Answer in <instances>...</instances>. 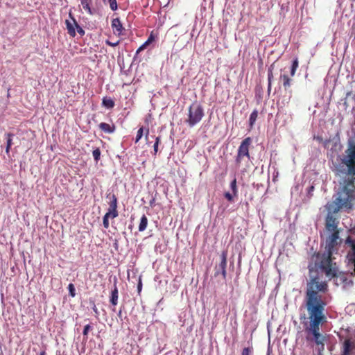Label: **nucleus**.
Masks as SVG:
<instances>
[{"label": "nucleus", "mask_w": 355, "mask_h": 355, "mask_svg": "<svg viewBox=\"0 0 355 355\" xmlns=\"http://www.w3.org/2000/svg\"><path fill=\"white\" fill-rule=\"evenodd\" d=\"M252 144V139L250 137L245 138L241 143L237 150L235 162L237 166H240L242 161L245 157L248 159H250V146Z\"/></svg>", "instance_id": "20e7f679"}, {"label": "nucleus", "mask_w": 355, "mask_h": 355, "mask_svg": "<svg viewBox=\"0 0 355 355\" xmlns=\"http://www.w3.org/2000/svg\"><path fill=\"white\" fill-rule=\"evenodd\" d=\"M148 225V218L146 215H143L141 218L140 223L139 225V231L143 232L146 229Z\"/></svg>", "instance_id": "6ab92c4d"}, {"label": "nucleus", "mask_w": 355, "mask_h": 355, "mask_svg": "<svg viewBox=\"0 0 355 355\" xmlns=\"http://www.w3.org/2000/svg\"><path fill=\"white\" fill-rule=\"evenodd\" d=\"M40 355H46V352L44 351L42 352Z\"/></svg>", "instance_id": "e433bc0d"}, {"label": "nucleus", "mask_w": 355, "mask_h": 355, "mask_svg": "<svg viewBox=\"0 0 355 355\" xmlns=\"http://www.w3.org/2000/svg\"><path fill=\"white\" fill-rule=\"evenodd\" d=\"M275 69V63H272L268 69V93L270 94L272 88V81L273 79V70Z\"/></svg>", "instance_id": "2eb2a0df"}, {"label": "nucleus", "mask_w": 355, "mask_h": 355, "mask_svg": "<svg viewBox=\"0 0 355 355\" xmlns=\"http://www.w3.org/2000/svg\"><path fill=\"white\" fill-rule=\"evenodd\" d=\"M252 347H244L241 352V355H252Z\"/></svg>", "instance_id": "cd10ccee"}, {"label": "nucleus", "mask_w": 355, "mask_h": 355, "mask_svg": "<svg viewBox=\"0 0 355 355\" xmlns=\"http://www.w3.org/2000/svg\"><path fill=\"white\" fill-rule=\"evenodd\" d=\"M76 31L80 36H83L85 34V31L80 26V25L76 26Z\"/></svg>", "instance_id": "2f4dec72"}, {"label": "nucleus", "mask_w": 355, "mask_h": 355, "mask_svg": "<svg viewBox=\"0 0 355 355\" xmlns=\"http://www.w3.org/2000/svg\"><path fill=\"white\" fill-rule=\"evenodd\" d=\"M233 196H234V195H232V194L230 193L229 192H226V193H225V198H226L228 201H230V202L233 201Z\"/></svg>", "instance_id": "72a5a7b5"}, {"label": "nucleus", "mask_w": 355, "mask_h": 355, "mask_svg": "<svg viewBox=\"0 0 355 355\" xmlns=\"http://www.w3.org/2000/svg\"><path fill=\"white\" fill-rule=\"evenodd\" d=\"M328 285L318 277L311 278L307 283L305 295V307L309 324L306 325V339L313 342L319 352L324 349L325 336L320 331V327L327 322L326 306L329 302Z\"/></svg>", "instance_id": "f257e3e1"}, {"label": "nucleus", "mask_w": 355, "mask_h": 355, "mask_svg": "<svg viewBox=\"0 0 355 355\" xmlns=\"http://www.w3.org/2000/svg\"><path fill=\"white\" fill-rule=\"evenodd\" d=\"M230 188L232 191L233 195L236 196L238 193L237 186H236V179L234 178L230 183Z\"/></svg>", "instance_id": "393cba45"}, {"label": "nucleus", "mask_w": 355, "mask_h": 355, "mask_svg": "<svg viewBox=\"0 0 355 355\" xmlns=\"http://www.w3.org/2000/svg\"><path fill=\"white\" fill-rule=\"evenodd\" d=\"M92 309H93V311H94V313L96 314V317H98V315H99V312H98V310L96 304H94V302H93Z\"/></svg>", "instance_id": "f704fd0d"}, {"label": "nucleus", "mask_w": 355, "mask_h": 355, "mask_svg": "<svg viewBox=\"0 0 355 355\" xmlns=\"http://www.w3.org/2000/svg\"><path fill=\"white\" fill-rule=\"evenodd\" d=\"M92 0H80V4L84 10L89 15L96 14V9L92 8Z\"/></svg>", "instance_id": "ddd939ff"}, {"label": "nucleus", "mask_w": 355, "mask_h": 355, "mask_svg": "<svg viewBox=\"0 0 355 355\" xmlns=\"http://www.w3.org/2000/svg\"><path fill=\"white\" fill-rule=\"evenodd\" d=\"M331 257L332 254H329L328 252L322 254L319 263V267L324 271L327 276L335 277L336 275V272L335 269L332 267Z\"/></svg>", "instance_id": "423d86ee"}, {"label": "nucleus", "mask_w": 355, "mask_h": 355, "mask_svg": "<svg viewBox=\"0 0 355 355\" xmlns=\"http://www.w3.org/2000/svg\"><path fill=\"white\" fill-rule=\"evenodd\" d=\"M105 43H106V44H107V45H109V46H113V47H114V46H116L117 45H119V40H118V41H116V42H110V40H106V41H105Z\"/></svg>", "instance_id": "473e14b6"}, {"label": "nucleus", "mask_w": 355, "mask_h": 355, "mask_svg": "<svg viewBox=\"0 0 355 355\" xmlns=\"http://www.w3.org/2000/svg\"><path fill=\"white\" fill-rule=\"evenodd\" d=\"M110 302L114 306H116L118 303V288L116 284L111 293Z\"/></svg>", "instance_id": "f3484780"}, {"label": "nucleus", "mask_w": 355, "mask_h": 355, "mask_svg": "<svg viewBox=\"0 0 355 355\" xmlns=\"http://www.w3.org/2000/svg\"><path fill=\"white\" fill-rule=\"evenodd\" d=\"M98 128L107 134L113 133L116 129L115 125L113 123L109 124L107 123L102 122L99 123Z\"/></svg>", "instance_id": "4468645a"}, {"label": "nucleus", "mask_w": 355, "mask_h": 355, "mask_svg": "<svg viewBox=\"0 0 355 355\" xmlns=\"http://www.w3.org/2000/svg\"><path fill=\"white\" fill-rule=\"evenodd\" d=\"M342 355H355V340L347 339L345 340Z\"/></svg>", "instance_id": "9d476101"}, {"label": "nucleus", "mask_w": 355, "mask_h": 355, "mask_svg": "<svg viewBox=\"0 0 355 355\" xmlns=\"http://www.w3.org/2000/svg\"><path fill=\"white\" fill-rule=\"evenodd\" d=\"M340 242L339 232H334L331 233L327 239L325 241V249L326 252H328L329 254H333V253L337 250V245Z\"/></svg>", "instance_id": "0eeeda50"}, {"label": "nucleus", "mask_w": 355, "mask_h": 355, "mask_svg": "<svg viewBox=\"0 0 355 355\" xmlns=\"http://www.w3.org/2000/svg\"><path fill=\"white\" fill-rule=\"evenodd\" d=\"M143 135H144V128L141 127L137 130V136H136V138H135V142L136 143H137L141 139V137H143Z\"/></svg>", "instance_id": "bb28decb"}, {"label": "nucleus", "mask_w": 355, "mask_h": 355, "mask_svg": "<svg viewBox=\"0 0 355 355\" xmlns=\"http://www.w3.org/2000/svg\"><path fill=\"white\" fill-rule=\"evenodd\" d=\"M68 289H69V295L72 297H75V295H76V290H75L74 285L73 284H69V286H68Z\"/></svg>", "instance_id": "c756f323"}, {"label": "nucleus", "mask_w": 355, "mask_h": 355, "mask_svg": "<svg viewBox=\"0 0 355 355\" xmlns=\"http://www.w3.org/2000/svg\"><path fill=\"white\" fill-rule=\"evenodd\" d=\"M141 288H142V283H141V281L139 280V284L137 285V289H138V292L140 293L141 291Z\"/></svg>", "instance_id": "c9c22d12"}, {"label": "nucleus", "mask_w": 355, "mask_h": 355, "mask_svg": "<svg viewBox=\"0 0 355 355\" xmlns=\"http://www.w3.org/2000/svg\"><path fill=\"white\" fill-rule=\"evenodd\" d=\"M342 163L347 170L343 177V186L334 201L336 205L334 212L342 209H352V202L355 200V144H349Z\"/></svg>", "instance_id": "f03ea898"}, {"label": "nucleus", "mask_w": 355, "mask_h": 355, "mask_svg": "<svg viewBox=\"0 0 355 355\" xmlns=\"http://www.w3.org/2000/svg\"><path fill=\"white\" fill-rule=\"evenodd\" d=\"M227 251L224 250L220 254V263L218 266H216V272L215 276L221 274L223 276V279H225L227 277Z\"/></svg>", "instance_id": "6e6552de"}, {"label": "nucleus", "mask_w": 355, "mask_h": 355, "mask_svg": "<svg viewBox=\"0 0 355 355\" xmlns=\"http://www.w3.org/2000/svg\"><path fill=\"white\" fill-rule=\"evenodd\" d=\"M325 228L328 232H339L338 230V222L332 216L328 215L326 218Z\"/></svg>", "instance_id": "9b49d317"}, {"label": "nucleus", "mask_w": 355, "mask_h": 355, "mask_svg": "<svg viewBox=\"0 0 355 355\" xmlns=\"http://www.w3.org/2000/svg\"><path fill=\"white\" fill-rule=\"evenodd\" d=\"M92 329V327L90 324H87L84 327V329H83V334L85 336H87L88 335V332L89 331ZM87 338V337H86V339Z\"/></svg>", "instance_id": "7c9ffc66"}, {"label": "nucleus", "mask_w": 355, "mask_h": 355, "mask_svg": "<svg viewBox=\"0 0 355 355\" xmlns=\"http://www.w3.org/2000/svg\"><path fill=\"white\" fill-rule=\"evenodd\" d=\"M280 79L283 80V86L284 89H288L291 85L292 79L286 74L281 75Z\"/></svg>", "instance_id": "a211bd4d"}, {"label": "nucleus", "mask_w": 355, "mask_h": 355, "mask_svg": "<svg viewBox=\"0 0 355 355\" xmlns=\"http://www.w3.org/2000/svg\"><path fill=\"white\" fill-rule=\"evenodd\" d=\"M148 132H149V130H148H148H147V132H146V137H147V136H148Z\"/></svg>", "instance_id": "4c0bfd02"}, {"label": "nucleus", "mask_w": 355, "mask_h": 355, "mask_svg": "<svg viewBox=\"0 0 355 355\" xmlns=\"http://www.w3.org/2000/svg\"><path fill=\"white\" fill-rule=\"evenodd\" d=\"M257 117H258V111L257 110H254L250 114V119H249V126L250 128H252L254 126Z\"/></svg>", "instance_id": "aec40b11"}, {"label": "nucleus", "mask_w": 355, "mask_h": 355, "mask_svg": "<svg viewBox=\"0 0 355 355\" xmlns=\"http://www.w3.org/2000/svg\"><path fill=\"white\" fill-rule=\"evenodd\" d=\"M160 137H157L155 138V142L153 146V150H154V155H156L158 151V146L160 143Z\"/></svg>", "instance_id": "c85d7f7f"}, {"label": "nucleus", "mask_w": 355, "mask_h": 355, "mask_svg": "<svg viewBox=\"0 0 355 355\" xmlns=\"http://www.w3.org/2000/svg\"><path fill=\"white\" fill-rule=\"evenodd\" d=\"M102 103L103 106L109 109L113 108L115 105L114 101L112 99L108 98H103Z\"/></svg>", "instance_id": "4be33fe9"}, {"label": "nucleus", "mask_w": 355, "mask_h": 355, "mask_svg": "<svg viewBox=\"0 0 355 355\" xmlns=\"http://www.w3.org/2000/svg\"><path fill=\"white\" fill-rule=\"evenodd\" d=\"M298 66H299L298 58H295L293 60L292 65H291V72L290 73H291V76H295L296 70L298 68Z\"/></svg>", "instance_id": "5701e85b"}, {"label": "nucleus", "mask_w": 355, "mask_h": 355, "mask_svg": "<svg viewBox=\"0 0 355 355\" xmlns=\"http://www.w3.org/2000/svg\"><path fill=\"white\" fill-rule=\"evenodd\" d=\"M69 17H70L71 20L66 19L65 20V25L67 30L68 34L72 37H74L76 35V26L79 25L76 20L75 17L73 16L71 12H69Z\"/></svg>", "instance_id": "1a4fd4ad"}, {"label": "nucleus", "mask_w": 355, "mask_h": 355, "mask_svg": "<svg viewBox=\"0 0 355 355\" xmlns=\"http://www.w3.org/2000/svg\"><path fill=\"white\" fill-rule=\"evenodd\" d=\"M92 155L94 160L97 162L100 159L101 157V150L98 148L94 149L92 152Z\"/></svg>", "instance_id": "a878e982"}, {"label": "nucleus", "mask_w": 355, "mask_h": 355, "mask_svg": "<svg viewBox=\"0 0 355 355\" xmlns=\"http://www.w3.org/2000/svg\"><path fill=\"white\" fill-rule=\"evenodd\" d=\"M112 28L113 33L117 36H120L123 33V27L119 18H114L112 20Z\"/></svg>", "instance_id": "f8f14e48"}, {"label": "nucleus", "mask_w": 355, "mask_h": 355, "mask_svg": "<svg viewBox=\"0 0 355 355\" xmlns=\"http://www.w3.org/2000/svg\"><path fill=\"white\" fill-rule=\"evenodd\" d=\"M155 37L153 32H151L148 40L138 48L136 51V54H139L141 51H144L150 43L155 40Z\"/></svg>", "instance_id": "dca6fc26"}, {"label": "nucleus", "mask_w": 355, "mask_h": 355, "mask_svg": "<svg viewBox=\"0 0 355 355\" xmlns=\"http://www.w3.org/2000/svg\"><path fill=\"white\" fill-rule=\"evenodd\" d=\"M110 201L109 202V208L107 213L103 218V225L105 229L110 227L109 218H115L118 216L119 212L117 211V198L114 194H112L110 197Z\"/></svg>", "instance_id": "39448f33"}, {"label": "nucleus", "mask_w": 355, "mask_h": 355, "mask_svg": "<svg viewBox=\"0 0 355 355\" xmlns=\"http://www.w3.org/2000/svg\"><path fill=\"white\" fill-rule=\"evenodd\" d=\"M105 3H107L110 5V8L112 10L115 11L117 10L118 6L116 3V0H103Z\"/></svg>", "instance_id": "b1692460"}, {"label": "nucleus", "mask_w": 355, "mask_h": 355, "mask_svg": "<svg viewBox=\"0 0 355 355\" xmlns=\"http://www.w3.org/2000/svg\"><path fill=\"white\" fill-rule=\"evenodd\" d=\"M204 115L205 113L202 106L195 102L189 107L188 118L186 120V123L189 127H193L202 120Z\"/></svg>", "instance_id": "7ed1b4c3"}, {"label": "nucleus", "mask_w": 355, "mask_h": 355, "mask_svg": "<svg viewBox=\"0 0 355 355\" xmlns=\"http://www.w3.org/2000/svg\"><path fill=\"white\" fill-rule=\"evenodd\" d=\"M13 135H13L12 133H10V132L7 133V134L6 135V137H7V142H6V153L7 154H8V153H9L10 150V148H11V146H12V137H13Z\"/></svg>", "instance_id": "412c9836"}]
</instances>
